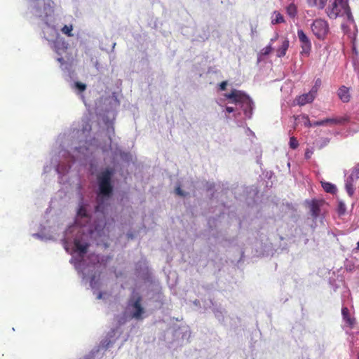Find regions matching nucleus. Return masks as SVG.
<instances>
[{"label":"nucleus","instance_id":"obj_8","mask_svg":"<svg viewBox=\"0 0 359 359\" xmlns=\"http://www.w3.org/2000/svg\"><path fill=\"white\" fill-rule=\"evenodd\" d=\"M142 297L138 294L133 295L128 304V308L130 310L132 314H142L144 309L141 304Z\"/></svg>","mask_w":359,"mask_h":359},{"label":"nucleus","instance_id":"obj_2","mask_svg":"<svg viewBox=\"0 0 359 359\" xmlns=\"http://www.w3.org/2000/svg\"><path fill=\"white\" fill-rule=\"evenodd\" d=\"M229 100V103L234 104L236 107H226L224 111L229 114L233 113L237 121L240 119H251L255 109V103L252 99L245 92L233 89L230 93L224 95Z\"/></svg>","mask_w":359,"mask_h":359},{"label":"nucleus","instance_id":"obj_4","mask_svg":"<svg viewBox=\"0 0 359 359\" xmlns=\"http://www.w3.org/2000/svg\"><path fill=\"white\" fill-rule=\"evenodd\" d=\"M114 175L112 168H107L102 171L97 176L99 184V195L109 197L113 191L111 180Z\"/></svg>","mask_w":359,"mask_h":359},{"label":"nucleus","instance_id":"obj_24","mask_svg":"<svg viewBox=\"0 0 359 359\" xmlns=\"http://www.w3.org/2000/svg\"><path fill=\"white\" fill-rule=\"evenodd\" d=\"M330 142V139L327 137H322L319 140H316V146L318 149H322L324 147L327 146L328 143Z\"/></svg>","mask_w":359,"mask_h":359},{"label":"nucleus","instance_id":"obj_40","mask_svg":"<svg viewBox=\"0 0 359 359\" xmlns=\"http://www.w3.org/2000/svg\"><path fill=\"white\" fill-rule=\"evenodd\" d=\"M57 60L61 64V65H63L65 64V59L62 57H57Z\"/></svg>","mask_w":359,"mask_h":359},{"label":"nucleus","instance_id":"obj_16","mask_svg":"<svg viewBox=\"0 0 359 359\" xmlns=\"http://www.w3.org/2000/svg\"><path fill=\"white\" fill-rule=\"evenodd\" d=\"M74 247L76 250L79 253L84 255L87 252L89 244L87 243H81L79 240L74 241Z\"/></svg>","mask_w":359,"mask_h":359},{"label":"nucleus","instance_id":"obj_19","mask_svg":"<svg viewBox=\"0 0 359 359\" xmlns=\"http://www.w3.org/2000/svg\"><path fill=\"white\" fill-rule=\"evenodd\" d=\"M322 187H323V189L327 193L334 194H336L337 191V187L331 182H322Z\"/></svg>","mask_w":359,"mask_h":359},{"label":"nucleus","instance_id":"obj_41","mask_svg":"<svg viewBox=\"0 0 359 359\" xmlns=\"http://www.w3.org/2000/svg\"><path fill=\"white\" fill-rule=\"evenodd\" d=\"M358 250H359V241L357 243V246H356V248H355V249H353V251L354 252H357V251H358Z\"/></svg>","mask_w":359,"mask_h":359},{"label":"nucleus","instance_id":"obj_12","mask_svg":"<svg viewBox=\"0 0 359 359\" xmlns=\"http://www.w3.org/2000/svg\"><path fill=\"white\" fill-rule=\"evenodd\" d=\"M325 126L327 124L338 125L344 124L349 122L348 117H334V118H327L324 119Z\"/></svg>","mask_w":359,"mask_h":359},{"label":"nucleus","instance_id":"obj_48","mask_svg":"<svg viewBox=\"0 0 359 359\" xmlns=\"http://www.w3.org/2000/svg\"><path fill=\"white\" fill-rule=\"evenodd\" d=\"M287 166H288V167H290V163H287Z\"/></svg>","mask_w":359,"mask_h":359},{"label":"nucleus","instance_id":"obj_44","mask_svg":"<svg viewBox=\"0 0 359 359\" xmlns=\"http://www.w3.org/2000/svg\"><path fill=\"white\" fill-rule=\"evenodd\" d=\"M305 157H306V158H310V155H309V152H306V154H305Z\"/></svg>","mask_w":359,"mask_h":359},{"label":"nucleus","instance_id":"obj_6","mask_svg":"<svg viewBox=\"0 0 359 359\" xmlns=\"http://www.w3.org/2000/svg\"><path fill=\"white\" fill-rule=\"evenodd\" d=\"M311 29L313 34L319 40H324L330 32L328 22L322 18L314 20L311 24Z\"/></svg>","mask_w":359,"mask_h":359},{"label":"nucleus","instance_id":"obj_28","mask_svg":"<svg viewBox=\"0 0 359 359\" xmlns=\"http://www.w3.org/2000/svg\"><path fill=\"white\" fill-rule=\"evenodd\" d=\"M78 216H80L81 217H88L87 210L86 208L83 205H81L77 211Z\"/></svg>","mask_w":359,"mask_h":359},{"label":"nucleus","instance_id":"obj_26","mask_svg":"<svg viewBox=\"0 0 359 359\" xmlns=\"http://www.w3.org/2000/svg\"><path fill=\"white\" fill-rule=\"evenodd\" d=\"M346 210V204L343 201H339L337 205V212L339 215L345 214Z\"/></svg>","mask_w":359,"mask_h":359},{"label":"nucleus","instance_id":"obj_38","mask_svg":"<svg viewBox=\"0 0 359 359\" xmlns=\"http://www.w3.org/2000/svg\"><path fill=\"white\" fill-rule=\"evenodd\" d=\"M278 34H276V36L273 37V38H271V40H270V43H271V46L273 45V42L276 40H278Z\"/></svg>","mask_w":359,"mask_h":359},{"label":"nucleus","instance_id":"obj_9","mask_svg":"<svg viewBox=\"0 0 359 359\" xmlns=\"http://www.w3.org/2000/svg\"><path fill=\"white\" fill-rule=\"evenodd\" d=\"M341 327L345 330L347 334H350L349 330L352 329H358L356 319L354 316H342Z\"/></svg>","mask_w":359,"mask_h":359},{"label":"nucleus","instance_id":"obj_47","mask_svg":"<svg viewBox=\"0 0 359 359\" xmlns=\"http://www.w3.org/2000/svg\"><path fill=\"white\" fill-rule=\"evenodd\" d=\"M111 130H112V133H114V128H111Z\"/></svg>","mask_w":359,"mask_h":359},{"label":"nucleus","instance_id":"obj_32","mask_svg":"<svg viewBox=\"0 0 359 359\" xmlns=\"http://www.w3.org/2000/svg\"><path fill=\"white\" fill-rule=\"evenodd\" d=\"M205 187L208 191H211L214 189L215 184L213 182H207L205 184Z\"/></svg>","mask_w":359,"mask_h":359},{"label":"nucleus","instance_id":"obj_17","mask_svg":"<svg viewBox=\"0 0 359 359\" xmlns=\"http://www.w3.org/2000/svg\"><path fill=\"white\" fill-rule=\"evenodd\" d=\"M295 121L298 123H301L305 127L310 128L311 127V122L310 121L308 115L301 114L294 117Z\"/></svg>","mask_w":359,"mask_h":359},{"label":"nucleus","instance_id":"obj_7","mask_svg":"<svg viewBox=\"0 0 359 359\" xmlns=\"http://www.w3.org/2000/svg\"><path fill=\"white\" fill-rule=\"evenodd\" d=\"M297 36L302 48L301 54L309 55L311 50V43L309 38L302 29L297 30Z\"/></svg>","mask_w":359,"mask_h":359},{"label":"nucleus","instance_id":"obj_30","mask_svg":"<svg viewBox=\"0 0 359 359\" xmlns=\"http://www.w3.org/2000/svg\"><path fill=\"white\" fill-rule=\"evenodd\" d=\"M179 344H180V341L177 339H174L171 342H168V348L170 349L175 350L179 346Z\"/></svg>","mask_w":359,"mask_h":359},{"label":"nucleus","instance_id":"obj_29","mask_svg":"<svg viewBox=\"0 0 359 359\" xmlns=\"http://www.w3.org/2000/svg\"><path fill=\"white\" fill-rule=\"evenodd\" d=\"M74 86L79 92H83L86 89V85L79 81L75 82Z\"/></svg>","mask_w":359,"mask_h":359},{"label":"nucleus","instance_id":"obj_21","mask_svg":"<svg viewBox=\"0 0 359 359\" xmlns=\"http://www.w3.org/2000/svg\"><path fill=\"white\" fill-rule=\"evenodd\" d=\"M327 0H307L308 4L311 6H316L319 9H323Z\"/></svg>","mask_w":359,"mask_h":359},{"label":"nucleus","instance_id":"obj_15","mask_svg":"<svg viewBox=\"0 0 359 359\" xmlns=\"http://www.w3.org/2000/svg\"><path fill=\"white\" fill-rule=\"evenodd\" d=\"M67 48V44L65 41H56L54 43L53 49L55 52L59 55H61L63 53H65Z\"/></svg>","mask_w":359,"mask_h":359},{"label":"nucleus","instance_id":"obj_49","mask_svg":"<svg viewBox=\"0 0 359 359\" xmlns=\"http://www.w3.org/2000/svg\"><path fill=\"white\" fill-rule=\"evenodd\" d=\"M357 359H359V353L358 354V357H357Z\"/></svg>","mask_w":359,"mask_h":359},{"label":"nucleus","instance_id":"obj_34","mask_svg":"<svg viewBox=\"0 0 359 359\" xmlns=\"http://www.w3.org/2000/svg\"><path fill=\"white\" fill-rule=\"evenodd\" d=\"M226 86H227V81H222L220 84H219V90H224L226 88Z\"/></svg>","mask_w":359,"mask_h":359},{"label":"nucleus","instance_id":"obj_11","mask_svg":"<svg viewBox=\"0 0 359 359\" xmlns=\"http://www.w3.org/2000/svg\"><path fill=\"white\" fill-rule=\"evenodd\" d=\"M314 100V97L309 93L302 94L295 99L297 104L304 106L306 104L311 103Z\"/></svg>","mask_w":359,"mask_h":359},{"label":"nucleus","instance_id":"obj_35","mask_svg":"<svg viewBox=\"0 0 359 359\" xmlns=\"http://www.w3.org/2000/svg\"><path fill=\"white\" fill-rule=\"evenodd\" d=\"M209 37V33L207 32H205L203 34V36H200V38L203 40V41H205L206 39H208Z\"/></svg>","mask_w":359,"mask_h":359},{"label":"nucleus","instance_id":"obj_27","mask_svg":"<svg viewBox=\"0 0 359 359\" xmlns=\"http://www.w3.org/2000/svg\"><path fill=\"white\" fill-rule=\"evenodd\" d=\"M289 146L292 149H296L299 147V142L294 137H290Z\"/></svg>","mask_w":359,"mask_h":359},{"label":"nucleus","instance_id":"obj_46","mask_svg":"<svg viewBox=\"0 0 359 359\" xmlns=\"http://www.w3.org/2000/svg\"><path fill=\"white\" fill-rule=\"evenodd\" d=\"M219 317H222L223 319L224 318V316L223 315H221V316H218Z\"/></svg>","mask_w":359,"mask_h":359},{"label":"nucleus","instance_id":"obj_37","mask_svg":"<svg viewBox=\"0 0 359 359\" xmlns=\"http://www.w3.org/2000/svg\"><path fill=\"white\" fill-rule=\"evenodd\" d=\"M341 314H349V311H348V308L346 306H342Z\"/></svg>","mask_w":359,"mask_h":359},{"label":"nucleus","instance_id":"obj_42","mask_svg":"<svg viewBox=\"0 0 359 359\" xmlns=\"http://www.w3.org/2000/svg\"><path fill=\"white\" fill-rule=\"evenodd\" d=\"M180 194H181V196H186L187 194L182 190V189L181 188V192H180Z\"/></svg>","mask_w":359,"mask_h":359},{"label":"nucleus","instance_id":"obj_43","mask_svg":"<svg viewBox=\"0 0 359 359\" xmlns=\"http://www.w3.org/2000/svg\"><path fill=\"white\" fill-rule=\"evenodd\" d=\"M102 298V292H99L97 294V299H100Z\"/></svg>","mask_w":359,"mask_h":359},{"label":"nucleus","instance_id":"obj_1","mask_svg":"<svg viewBox=\"0 0 359 359\" xmlns=\"http://www.w3.org/2000/svg\"><path fill=\"white\" fill-rule=\"evenodd\" d=\"M144 316H120L117 323L103 337L98 344L83 356V359H97L101 358L105 351L112 347L116 339L123 334V341H126L130 333L136 329L137 322L142 320Z\"/></svg>","mask_w":359,"mask_h":359},{"label":"nucleus","instance_id":"obj_22","mask_svg":"<svg viewBox=\"0 0 359 359\" xmlns=\"http://www.w3.org/2000/svg\"><path fill=\"white\" fill-rule=\"evenodd\" d=\"M284 22L283 16L278 12L274 11L271 17V23L273 25L280 24Z\"/></svg>","mask_w":359,"mask_h":359},{"label":"nucleus","instance_id":"obj_10","mask_svg":"<svg viewBox=\"0 0 359 359\" xmlns=\"http://www.w3.org/2000/svg\"><path fill=\"white\" fill-rule=\"evenodd\" d=\"M290 41L287 38L280 39V46L276 49V56L283 57L286 55V52L289 48Z\"/></svg>","mask_w":359,"mask_h":359},{"label":"nucleus","instance_id":"obj_31","mask_svg":"<svg viewBox=\"0 0 359 359\" xmlns=\"http://www.w3.org/2000/svg\"><path fill=\"white\" fill-rule=\"evenodd\" d=\"M319 90V88L315 86L314 85L309 92L310 94L312 95V96L315 98L317 95L318 90Z\"/></svg>","mask_w":359,"mask_h":359},{"label":"nucleus","instance_id":"obj_33","mask_svg":"<svg viewBox=\"0 0 359 359\" xmlns=\"http://www.w3.org/2000/svg\"><path fill=\"white\" fill-rule=\"evenodd\" d=\"M325 126L324 119L323 120H320V121H317L311 122V127H313V126Z\"/></svg>","mask_w":359,"mask_h":359},{"label":"nucleus","instance_id":"obj_14","mask_svg":"<svg viewBox=\"0 0 359 359\" xmlns=\"http://www.w3.org/2000/svg\"><path fill=\"white\" fill-rule=\"evenodd\" d=\"M191 337V330L187 325H181V344L188 343Z\"/></svg>","mask_w":359,"mask_h":359},{"label":"nucleus","instance_id":"obj_39","mask_svg":"<svg viewBox=\"0 0 359 359\" xmlns=\"http://www.w3.org/2000/svg\"><path fill=\"white\" fill-rule=\"evenodd\" d=\"M175 193L176 195L180 196V184L177 185L175 187Z\"/></svg>","mask_w":359,"mask_h":359},{"label":"nucleus","instance_id":"obj_18","mask_svg":"<svg viewBox=\"0 0 359 359\" xmlns=\"http://www.w3.org/2000/svg\"><path fill=\"white\" fill-rule=\"evenodd\" d=\"M273 50L271 43L262 48L257 55V62H260L263 60V57L267 56Z\"/></svg>","mask_w":359,"mask_h":359},{"label":"nucleus","instance_id":"obj_3","mask_svg":"<svg viewBox=\"0 0 359 359\" xmlns=\"http://www.w3.org/2000/svg\"><path fill=\"white\" fill-rule=\"evenodd\" d=\"M325 13L330 19L343 17L346 24V25L345 24L341 25L343 29L348 25L355 26V20L348 6V0H329Z\"/></svg>","mask_w":359,"mask_h":359},{"label":"nucleus","instance_id":"obj_5","mask_svg":"<svg viewBox=\"0 0 359 359\" xmlns=\"http://www.w3.org/2000/svg\"><path fill=\"white\" fill-rule=\"evenodd\" d=\"M344 188L348 195L353 196L355 190V182L359 179V163L348 170H344Z\"/></svg>","mask_w":359,"mask_h":359},{"label":"nucleus","instance_id":"obj_25","mask_svg":"<svg viewBox=\"0 0 359 359\" xmlns=\"http://www.w3.org/2000/svg\"><path fill=\"white\" fill-rule=\"evenodd\" d=\"M61 30H62L63 34H66L68 36H73V34L72 33V32L73 30V26L72 25H65L62 28Z\"/></svg>","mask_w":359,"mask_h":359},{"label":"nucleus","instance_id":"obj_36","mask_svg":"<svg viewBox=\"0 0 359 359\" xmlns=\"http://www.w3.org/2000/svg\"><path fill=\"white\" fill-rule=\"evenodd\" d=\"M322 84V82H321V79H317L316 81H315V83H314V86L319 88L320 87Z\"/></svg>","mask_w":359,"mask_h":359},{"label":"nucleus","instance_id":"obj_45","mask_svg":"<svg viewBox=\"0 0 359 359\" xmlns=\"http://www.w3.org/2000/svg\"><path fill=\"white\" fill-rule=\"evenodd\" d=\"M247 130H248L250 134L254 135V133H253V132H252V131L249 128H247Z\"/></svg>","mask_w":359,"mask_h":359},{"label":"nucleus","instance_id":"obj_20","mask_svg":"<svg viewBox=\"0 0 359 359\" xmlns=\"http://www.w3.org/2000/svg\"><path fill=\"white\" fill-rule=\"evenodd\" d=\"M310 211H311V215L313 216V217L314 219H316L318 217L319 213H320V208H319V205H318L317 202L312 201V203H311V205H310Z\"/></svg>","mask_w":359,"mask_h":359},{"label":"nucleus","instance_id":"obj_23","mask_svg":"<svg viewBox=\"0 0 359 359\" xmlns=\"http://www.w3.org/2000/svg\"><path fill=\"white\" fill-rule=\"evenodd\" d=\"M286 12L290 18H294L297 15V7L294 4H290L286 7Z\"/></svg>","mask_w":359,"mask_h":359},{"label":"nucleus","instance_id":"obj_13","mask_svg":"<svg viewBox=\"0 0 359 359\" xmlns=\"http://www.w3.org/2000/svg\"><path fill=\"white\" fill-rule=\"evenodd\" d=\"M338 96L343 102H348L350 100L349 90L344 86L339 88L338 90Z\"/></svg>","mask_w":359,"mask_h":359}]
</instances>
